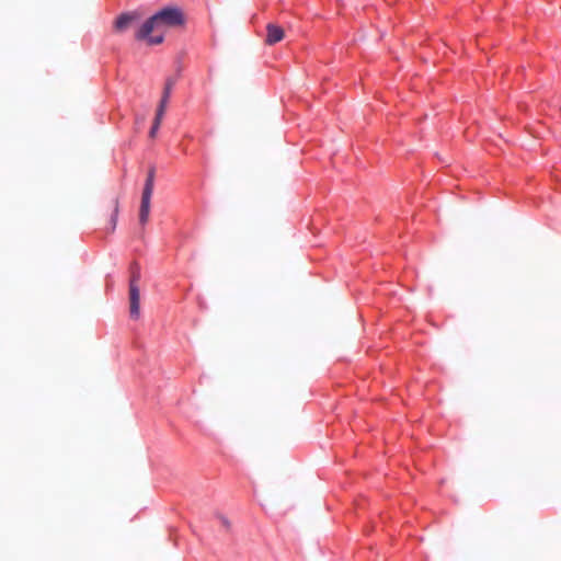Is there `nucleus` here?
Here are the masks:
<instances>
[{"label":"nucleus","mask_w":561,"mask_h":561,"mask_svg":"<svg viewBox=\"0 0 561 561\" xmlns=\"http://www.w3.org/2000/svg\"><path fill=\"white\" fill-rule=\"evenodd\" d=\"M154 178H156V167L151 165L147 172V178L145 181V185H144V190H142V194H141L140 208H139V222L142 226H145L149 219L151 196H152L153 187H154Z\"/></svg>","instance_id":"obj_3"},{"label":"nucleus","mask_w":561,"mask_h":561,"mask_svg":"<svg viewBox=\"0 0 561 561\" xmlns=\"http://www.w3.org/2000/svg\"><path fill=\"white\" fill-rule=\"evenodd\" d=\"M284 30L274 23H268L266 25V38L265 44L267 45H275L276 43L280 42L284 38Z\"/></svg>","instance_id":"obj_5"},{"label":"nucleus","mask_w":561,"mask_h":561,"mask_svg":"<svg viewBox=\"0 0 561 561\" xmlns=\"http://www.w3.org/2000/svg\"><path fill=\"white\" fill-rule=\"evenodd\" d=\"M173 84H174V81L172 79H170V78L167 79L165 84H164V89H163V93H162V96H161V100H160V103H159L157 110H162V112L165 111V106H167V104L169 102Z\"/></svg>","instance_id":"obj_6"},{"label":"nucleus","mask_w":561,"mask_h":561,"mask_svg":"<svg viewBox=\"0 0 561 561\" xmlns=\"http://www.w3.org/2000/svg\"><path fill=\"white\" fill-rule=\"evenodd\" d=\"M186 22L184 12L178 7H164L145 20L135 32L136 41H146L149 45H159L164 35L158 32L162 27H179Z\"/></svg>","instance_id":"obj_1"},{"label":"nucleus","mask_w":561,"mask_h":561,"mask_svg":"<svg viewBox=\"0 0 561 561\" xmlns=\"http://www.w3.org/2000/svg\"><path fill=\"white\" fill-rule=\"evenodd\" d=\"M220 519H221L222 524H224L226 527H228V526H229V522H228V519H227L226 517H221Z\"/></svg>","instance_id":"obj_9"},{"label":"nucleus","mask_w":561,"mask_h":561,"mask_svg":"<svg viewBox=\"0 0 561 561\" xmlns=\"http://www.w3.org/2000/svg\"><path fill=\"white\" fill-rule=\"evenodd\" d=\"M140 14L137 11H128L119 14L114 22V30L117 33L126 32L139 23Z\"/></svg>","instance_id":"obj_4"},{"label":"nucleus","mask_w":561,"mask_h":561,"mask_svg":"<svg viewBox=\"0 0 561 561\" xmlns=\"http://www.w3.org/2000/svg\"><path fill=\"white\" fill-rule=\"evenodd\" d=\"M164 115V112H162V110H157L156 112V117L153 119V123L150 127V130H149V137L150 138H154L159 128H160V124H161V119Z\"/></svg>","instance_id":"obj_8"},{"label":"nucleus","mask_w":561,"mask_h":561,"mask_svg":"<svg viewBox=\"0 0 561 561\" xmlns=\"http://www.w3.org/2000/svg\"><path fill=\"white\" fill-rule=\"evenodd\" d=\"M129 313L130 318L138 319L140 314V293L138 283L141 278V267L134 261L129 265Z\"/></svg>","instance_id":"obj_2"},{"label":"nucleus","mask_w":561,"mask_h":561,"mask_svg":"<svg viewBox=\"0 0 561 561\" xmlns=\"http://www.w3.org/2000/svg\"><path fill=\"white\" fill-rule=\"evenodd\" d=\"M118 213H119V203L118 199L115 198L113 201V210L108 220V227H106L107 232H114L116 229L117 220H118Z\"/></svg>","instance_id":"obj_7"}]
</instances>
